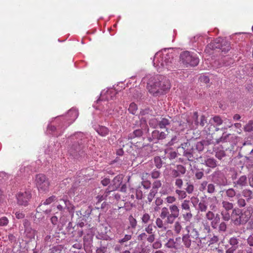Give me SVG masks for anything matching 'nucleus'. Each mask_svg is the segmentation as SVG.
Wrapping results in <instances>:
<instances>
[{
	"mask_svg": "<svg viewBox=\"0 0 253 253\" xmlns=\"http://www.w3.org/2000/svg\"><path fill=\"white\" fill-rule=\"evenodd\" d=\"M241 212L242 211L240 209H234L233 211L232 216L234 220L237 217H239Z\"/></svg>",
	"mask_w": 253,
	"mask_h": 253,
	"instance_id": "obj_54",
	"label": "nucleus"
},
{
	"mask_svg": "<svg viewBox=\"0 0 253 253\" xmlns=\"http://www.w3.org/2000/svg\"><path fill=\"white\" fill-rule=\"evenodd\" d=\"M172 229L175 234H180L183 229L182 222L179 221L175 222Z\"/></svg>",
	"mask_w": 253,
	"mask_h": 253,
	"instance_id": "obj_25",
	"label": "nucleus"
},
{
	"mask_svg": "<svg viewBox=\"0 0 253 253\" xmlns=\"http://www.w3.org/2000/svg\"><path fill=\"white\" fill-rule=\"evenodd\" d=\"M207 204L209 206L211 210L215 211L217 209L216 205L218 203V201L216 197L213 196L209 197L207 199Z\"/></svg>",
	"mask_w": 253,
	"mask_h": 253,
	"instance_id": "obj_18",
	"label": "nucleus"
},
{
	"mask_svg": "<svg viewBox=\"0 0 253 253\" xmlns=\"http://www.w3.org/2000/svg\"><path fill=\"white\" fill-rule=\"evenodd\" d=\"M175 185L178 188L181 189L183 185V181L180 178H177L175 180Z\"/></svg>",
	"mask_w": 253,
	"mask_h": 253,
	"instance_id": "obj_64",
	"label": "nucleus"
},
{
	"mask_svg": "<svg viewBox=\"0 0 253 253\" xmlns=\"http://www.w3.org/2000/svg\"><path fill=\"white\" fill-rule=\"evenodd\" d=\"M16 198L18 204L26 206L31 198V194L29 191L20 192L17 194Z\"/></svg>",
	"mask_w": 253,
	"mask_h": 253,
	"instance_id": "obj_8",
	"label": "nucleus"
},
{
	"mask_svg": "<svg viewBox=\"0 0 253 253\" xmlns=\"http://www.w3.org/2000/svg\"><path fill=\"white\" fill-rule=\"evenodd\" d=\"M143 187L146 189H149L151 186V182L148 180H143L141 182Z\"/></svg>",
	"mask_w": 253,
	"mask_h": 253,
	"instance_id": "obj_63",
	"label": "nucleus"
},
{
	"mask_svg": "<svg viewBox=\"0 0 253 253\" xmlns=\"http://www.w3.org/2000/svg\"><path fill=\"white\" fill-rule=\"evenodd\" d=\"M84 137V134L80 132L75 134L72 137V139H76V141H75V144H73L69 150L71 155L74 157H77L78 154L80 155V153L81 151V147L79 141L83 140Z\"/></svg>",
	"mask_w": 253,
	"mask_h": 253,
	"instance_id": "obj_6",
	"label": "nucleus"
},
{
	"mask_svg": "<svg viewBox=\"0 0 253 253\" xmlns=\"http://www.w3.org/2000/svg\"><path fill=\"white\" fill-rule=\"evenodd\" d=\"M59 126H58V128H56L54 126H52L51 124H49L47 126V132L49 134H53L54 136H58L61 134L60 133H58V131L59 130Z\"/></svg>",
	"mask_w": 253,
	"mask_h": 253,
	"instance_id": "obj_24",
	"label": "nucleus"
},
{
	"mask_svg": "<svg viewBox=\"0 0 253 253\" xmlns=\"http://www.w3.org/2000/svg\"><path fill=\"white\" fill-rule=\"evenodd\" d=\"M212 121L217 126H219L222 124L223 121L219 116H214L212 118Z\"/></svg>",
	"mask_w": 253,
	"mask_h": 253,
	"instance_id": "obj_58",
	"label": "nucleus"
},
{
	"mask_svg": "<svg viewBox=\"0 0 253 253\" xmlns=\"http://www.w3.org/2000/svg\"><path fill=\"white\" fill-rule=\"evenodd\" d=\"M168 133V129H166L165 131L161 132L158 130H155L152 131L151 137L149 138V140L150 141H157L158 140H163L166 138Z\"/></svg>",
	"mask_w": 253,
	"mask_h": 253,
	"instance_id": "obj_9",
	"label": "nucleus"
},
{
	"mask_svg": "<svg viewBox=\"0 0 253 253\" xmlns=\"http://www.w3.org/2000/svg\"><path fill=\"white\" fill-rule=\"evenodd\" d=\"M198 113L195 112L193 113L192 116V121H191L190 119L187 120V122L189 125V127L191 129L196 128L197 127L199 122L198 121Z\"/></svg>",
	"mask_w": 253,
	"mask_h": 253,
	"instance_id": "obj_17",
	"label": "nucleus"
},
{
	"mask_svg": "<svg viewBox=\"0 0 253 253\" xmlns=\"http://www.w3.org/2000/svg\"><path fill=\"white\" fill-rule=\"evenodd\" d=\"M222 219L224 221H228L230 218V215L228 211H223L221 212Z\"/></svg>",
	"mask_w": 253,
	"mask_h": 253,
	"instance_id": "obj_47",
	"label": "nucleus"
},
{
	"mask_svg": "<svg viewBox=\"0 0 253 253\" xmlns=\"http://www.w3.org/2000/svg\"><path fill=\"white\" fill-rule=\"evenodd\" d=\"M215 191V186L214 184L210 183L207 186V192L209 193L212 194Z\"/></svg>",
	"mask_w": 253,
	"mask_h": 253,
	"instance_id": "obj_60",
	"label": "nucleus"
},
{
	"mask_svg": "<svg viewBox=\"0 0 253 253\" xmlns=\"http://www.w3.org/2000/svg\"><path fill=\"white\" fill-rule=\"evenodd\" d=\"M175 193L178 195V199L182 200L186 198L187 194L184 191L176 189Z\"/></svg>",
	"mask_w": 253,
	"mask_h": 253,
	"instance_id": "obj_42",
	"label": "nucleus"
},
{
	"mask_svg": "<svg viewBox=\"0 0 253 253\" xmlns=\"http://www.w3.org/2000/svg\"><path fill=\"white\" fill-rule=\"evenodd\" d=\"M186 172V168L182 165H177L176 169H173L171 171V175L173 177H177Z\"/></svg>",
	"mask_w": 253,
	"mask_h": 253,
	"instance_id": "obj_15",
	"label": "nucleus"
},
{
	"mask_svg": "<svg viewBox=\"0 0 253 253\" xmlns=\"http://www.w3.org/2000/svg\"><path fill=\"white\" fill-rule=\"evenodd\" d=\"M169 214L168 209L164 207L162 208L161 211V213L160 214V216L162 219H164L166 217H168Z\"/></svg>",
	"mask_w": 253,
	"mask_h": 253,
	"instance_id": "obj_43",
	"label": "nucleus"
},
{
	"mask_svg": "<svg viewBox=\"0 0 253 253\" xmlns=\"http://www.w3.org/2000/svg\"><path fill=\"white\" fill-rule=\"evenodd\" d=\"M123 179V175H118L114 177L112 181V184L111 185L114 188L112 190H117L121 186Z\"/></svg>",
	"mask_w": 253,
	"mask_h": 253,
	"instance_id": "obj_19",
	"label": "nucleus"
},
{
	"mask_svg": "<svg viewBox=\"0 0 253 253\" xmlns=\"http://www.w3.org/2000/svg\"><path fill=\"white\" fill-rule=\"evenodd\" d=\"M166 246L169 248L177 249V244L174 241L173 239H169L166 244Z\"/></svg>",
	"mask_w": 253,
	"mask_h": 253,
	"instance_id": "obj_33",
	"label": "nucleus"
},
{
	"mask_svg": "<svg viewBox=\"0 0 253 253\" xmlns=\"http://www.w3.org/2000/svg\"><path fill=\"white\" fill-rule=\"evenodd\" d=\"M60 201L64 205L65 210H67L69 212L73 214L75 207L69 200L61 199Z\"/></svg>",
	"mask_w": 253,
	"mask_h": 253,
	"instance_id": "obj_22",
	"label": "nucleus"
},
{
	"mask_svg": "<svg viewBox=\"0 0 253 253\" xmlns=\"http://www.w3.org/2000/svg\"><path fill=\"white\" fill-rule=\"evenodd\" d=\"M226 194L227 197L232 198L236 195V192L233 188H229L226 191Z\"/></svg>",
	"mask_w": 253,
	"mask_h": 253,
	"instance_id": "obj_51",
	"label": "nucleus"
},
{
	"mask_svg": "<svg viewBox=\"0 0 253 253\" xmlns=\"http://www.w3.org/2000/svg\"><path fill=\"white\" fill-rule=\"evenodd\" d=\"M180 57L183 63L191 66H196L199 62V58L195 54L191 53L188 51L182 52Z\"/></svg>",
	"mask_w": 253,
	"mask_h": 253,
	"instance_id": "obj_7",
	"label": "nucleus"
},
{
	"mask_svg": "<svg viewBox=\"0 0 253 253\" xmlns=\"http://www.w3.org/2000/svg\"><path fill=\"white\" fill-rule=\"evenodd\" d=\"M157 191H154L151 189L150 193L148 195L147 199L149 203H151L155 197L156 194L157 193Z\"/></svg>",
	"mask_w": 253,
	"mask_h": 253,
	"instance_id": "obj_44",
	"label": "nucleus"
},
{
	"mask_svg": "<svg viewBox=\"0 0 253 253\" xmlns=\"http://www.w3.org/2000/svg\"><path fill=\"white\" fill-rule=\"evenodd\" d=\"M198 207L200 211H205L207 209V203L204 201H201L199 203Z\"/></svg>",
	"mask_w": 253,
	"mask_h": 253,
	"instance_id": "obj_40",
	"label": "nucleus"
},
{
	"mask_svg": "<svg viewBox=\"0 0 253 253\" xmlns=\"http://www.w3.org/2000/svg\"><path fill=\"white\" fill-rule=\"evenodd\" d=\"M172 55L167 53V50L157 52L154 56L153 65L159 72L170 70L172 65Z\"/></svg>",
	"mask_w": 253,
	"mask_h": 253,
	"instance_id": "obj_3",
	"label": "nucleus"
},
{
	"mask_svg": "<svg viewBox=\"0 0 253 253\" xmlns=\"http://www.w3.org/2000/svg\"><path fill=\"white\" fill-rule=\"evenodd\" d=\"M230 134L223 133L222 135L219 138L216 139V143L218 144L220 142H225L228 140V138Z\"/></svg>",
	"mask_w": 253,
	"mask_h": 253,
	"instance_id": "obj_35",
	"label": "nucleus"
},
{
	"mask_svg": "<svg viewBox=\"0 0 253 253\" xmlns=\"http://www.w3.org/2000/svg\"><path fill=\"white\" fill-rule=\"evenodd\" d=\"M187 187L186 188V191L188 194H191L194 191V186L190 183H187Z\"/></svg>",
	"mask_w": 253,
	"mask_h": 253,
	"instance_id": "obj_62",
	"label": "nucleus"
},
{
	"mask_svg": "<svg viewBox=\"0 0 253 253\" xmlns=\"http://www.w3.org/2000/svg\"><path fill=\"white\" fill-rule=\"evenodd\" d=\"M117 93L113 88H107L103 90L99 99L96 101L93 107L96 109L106 111L108 114H111L114 109V105L109 100H113Z\"/></svg>",
	"mask_w": 253,
	"mask_h": 253,
	"instance_id": "obj_2",
	"label": "nucleus"
},
{
	"mask_svg": "<svg viewBox=\"0 0 253 253\" xmlns=\"http://www.w3.org/2000/svg\"><path fill=\"white\" fill-rule=\"evenodd\" d=\"M223 207L225 210V211H228L230 210H231L233 208V204L227 202V201H223L222 203Z\"/></svg>",
	"mask_w": 253,
	"mask_h": 253,
	"instance_id": "obj_38",
	"label": "nucleus"
},
{
	"mask_svg": "<svg viewBox=\"0 0 253 253\" xmlns=\"http://www.w3.org/2000/svg\"><path fill=\"white\" fill-rule=\"evenodd\" d=\"M35 183L39 192L45 193L49 191L50 183L45 175L37 174L35 178Z\"/></svg>",
	"mask_w": 253,
	"mask_h": 253,
	"instance_id": "obj_4",
	"label": "nucleus"
},
{
	"mask_svg": "<svg viewBox=\"0 0 253 253\" xmlns=\"http://www.w3.org/2000/svg\"><path fill=\"white\" fill-rule=\"evenodd\" d=\"M252 191L249 189H245L242 191L243 196L248 200H250L252 198Z\"/></svg>",
	"mask_w": 253,
	"mask_h": 253,
	"instance_id": "obj_39",
	"label": "nucleus"
},
{
	"mask_svg": "<svg viewBox=\"0 0 253 253\" xmlns=\"http://www.w3.org/2000/svg\"><path fill=\"white\" fill-rule=\"evenodd\" d=\"M226 229H227L226 224L224 222H221L218 226V231L224 232L226 231Z\"/></svg>",
	"mask_w": 253,
	"mask_h": 253,
	"instance_id": "obj_57",
	"label": "nucleus"
},
{
	"mask_svg": "<svg viewBox=\"0 0 253 253\" xmlns=\"http://www.w3.org/2000/svg\"><path fill=\"white\" fill-rule=\"evenodd\" d=\"M253 123L252 121H250L244 127V130L246 131L250 132L253 130Z\"/></svg>",
	"mask_w": 253,
	"mask_h": 253,
	"instance_id": "obj_52",
	"label": "nucleus"
},
{
	"mask_svg": "<svg viewBox=\"0 0 253 253\" xmlns=\"http://www.w3.org/2000/svg\"><path fill=\"white\" fill-rule=\"evenodd\" d=\"M177 217L174 215L169 214V215L168 217H167L166 222L167 223L172 224V223H173L175 219Z\"/></svg>",
	"mask_w": 253,
	"mask_h": 253,
	"instance_id": "obj_55",
	"label": "nucleus"
},
{
	"mask_svg": "<svg viewBox=\"0 0 253 253\" xmlns=\"http://www.w3.org/2000/svg\"><path fill=\"white\" fill-rule=\"evenodd\" d=\"M25 233L26 237L30 240H32L35 238L36 231L32 228H27L25 230Z\"/></svg>",
	"mask_w": 253,
	"mask_h": 253,
	"instance_id": "obj_29",
	"label": "nucleus"
},
{
	"mask_svg": "<svg viewBox=\"0 0 253 253\" xmlns=\"http://www.w3.org/2000/svg\"><path fill=\"white\" fill-rule=\"evenodd\" d=\"M142 135V131L140 129H136L133 131L132 133H130L129 135V138H133L135 137H140Z\"/></svg>",
	"mask_w": 253,
	"mask_h": 253,
	"instance_id": "obj_36",
	"label": "nucleus"
},
{
	"mask_svg": "<svg viewBox=\"0 0 253 253\" xmlns=\"http://www.w3.org/2000/svg\"><path fill=\"white\" fill-rule=\"evenodd\" d=\"M78 115L79 113L76 109L72 108L70 109L66 115V121L68 125L69 126L73 123L78 118Z\"/></svg>",
	"mask_w": 253,
	"mask_h": 253,
	"instance_id": "obj_13",
	"label": "nucleus"
},
{
	"mask_svg": "<svg viewBox=\"0 0 253 253\" xmlns=\"http://www.w3.org/2000/svg\"><path fill=\"white\" fill-rule=\"evenodd\" d=\"M196 149L199 151H202L204 149V143L202 141L197 142L195 145Z\"/></svg>",
	"mask_w": 253,
	"mask_h": 253,
	"instance_id": "obj_59",
	"label": "nucleus"
},
{
	"mask_svg": "<svg viewBox=\"0 0 253 253\" xmlns=\"http://www.w3.org/2000/svg\"><path fill=\"white\" fill-rule=\"evenodd\" d=\"M56 200V197L55 196H51L47 198L45 200L43 201L42 204L44 205H48L53 202Z\"/></svg>",
	"mask_w": 253,
	"mask_h": 253,
	"instance_id": "obj_41",
	"label": "nucleus"
},
{
	"mask_svg": "<svg viewBox=\"0 0 253 253\" xmlns=\"http://www.w3.org/2000/svg\"><path fill=\"white\" fill-rule=\"evenodd\" d=\"M169 121L166 118H162L160 121H159V126L161 128H165L167 126L169 125Z\"/></svg>",
	"mask_w": 253,
	"mask_h": 253,
	"instance_id": "obj_34",
	"label": "nucleus"
},
{
	"mask_svg": "<svg viewBox=\"0 0 253 253\" xmlns=\"http://www.w3.org/2000/svg\"><path fill=\"white\" fill-rule=\"evenodd\" d=\"M154 163L156 167L160 169L162 166V161L161 158L160 157H156L154 158Z\"/></svg>",
	"mask_w": 253,
	"mask_h": 253,
	"instance_id": "obj_46",
	"label": "nucleus"
},
{
	"mask_svg": "<svg viewBox=\"0 0 253 253\" xmlns=\"http://www.w3.org/2000/svg\"><path fill=\"white\" fill-rule=\"evenodd\" d=\"M148 79L147 88L149 92L153 95L157 96L169 89L170 83L167 79L161 76H147L144 80Z\"/></svg>",
	"mask_w": 253,
	"mask_h": 253,
	"instance_id": "obj_1",
	"label": "nucleus"
},
{
	"mask_svg": "<svg viewBox=\"0 0 253 253\" xmlns=\"http://www.w3.org/2000/svg\"><path fill=\"white\" fill-rule=\"evenodd\" d=\"M182 216L186 222H189L193 217L191 211H182Z\"/></svg>",
	"mask_w": 253,
	"mask_h": 253,
	"instance_id": "obj_30",
	"label": "nucleus"
},
{
	"mask_svg": "<svg viewBox=\"0 0 253 253\" xmlns=\"http://www.w3.org/2000/svg\"><path fill=\"white\" fill-rule=\"evenodd\" d=\"M137 110H138L137 105L133 102L131 103L130 104L129 107L128 108V112L130 114H133V115H135L136 114V113L137 111Z\"/></svg>",
	"mask_w": 253,
	"mask_h": 253,
	"instance_id": "obj_32",
	"label": "nucleus"
},
{
	"mask_svg": "<svg viewBox=\"0 0 253 253\" xmlns=\"http://www.w3.org/2000/svg\"><path fill=\"white\" fill-rule=\"evenodd\" d=\"M250 216V213L249 211H245L244 213L241 212L239 217H237L235 219V224H240L246 223Z\"/></svg>",
	"mask_w": 253,
	"mask_h": 253,
	"instance_id": "obj_14",
	"label": "nucleus"
},
{
	"mask_svg": "<svg viewBox=\"0 0 253 253\" xmlns=\"http://www.w3.org/2000/svg\"><path fill=\"white\" fill-rule=\"evenodd\" d=\"M141 219L143 223H147L150 219V216L148 213H145L143 215Z\"/></svg>",
	"mask_w": 253,
	"mask_h": 253,
	"instance_id": "obj_61",
	"label": "nucleus"
},
{
	"mask_svg": "<svg viewBox=\"0 0 253 253\" xmlns=\"http://www.w3.org/2000/svg\"><path fill=\"white\" fill-rule=\"evenodd\" d=\"M185 229L187 231V234L189 236L191 239L196 240L199 238V234L198 230L194 227L193 224L190 223L186 226Z\"/></svg>",
	"mask_w": 253,
	"mask_h": 253,
	"instance_id": "obj_12",
	"label": "nucleus"
},
{
	"mask_svg": "<svg viewBox=\"0 0 253 253\" xmlns=\"http://www.w3.org/2000/svg\"><path fill=\"white\" fill-rule=\"evenodd\" d=\"M190 201L189 200H184L181 205L182 211H191L190 207Z\"/></svg>",
	"mask_w": 253,
	"mask_h": 253,
	"instance_id": "obj_31",
	"label": "nucleus"
},
{
	"mask_svg": "<svg viewBox=\"0 0 253 253\" xmlns=\"http://www.w3.org/2000/svg\"><path fill=\"white\" fill-rule=\"evenodd\" d=\"M94 129L99 135L103 137L108 135L109 132L108 128L102 126H94Z\"/></svg>",
	"mask_w": 253,
	"mask_h": 253,
	"instance_id": "obj_20",
	"label": "nucleus"
},
{
	"mask_svg": "<svg viewBox=\"0 0 253 253\" xmlns=\"http://www.w3.org/2000/svg\"><path fill=\"white\" fill-rule=\"evenodd\" d=\"M204 164L208 167L214 168L216 167V161L213 158H209L205 161Z\"/></svg>",
	"mask_w": 253,
	"mask_h": 253,
	"instance_id": "obj_27",
	"label": "nucleus"
},
{
	"mask_svg": "<svg viewBox=\"0 0 253 253\" xmlns=\"http://www.w3.org/2000/svg\"><path fill=\"white\" fill-rule=\"evenodd\" d=\"M152 111L148 108L141 110L140 112V116L141 117L140 120L146 122V120L149 119V115H152Z\"/></svg>",
	"mask_w": 253,
	"mask_h": 253,
	"instance_id": "obj_21",
	"label": "nucleus"
},
{
	"mask_svg": "<svg viewBox=\"0 0 253 253\" xmlns=\"http://www.w3.org/2000/svg\"><path fill=\"white\" fill-rule=\"evenodd\" d=\"M162 186V182L160 180H156L153 183L152 189L154 191H157L158 189Z\"/></svg>",
	"mask_w": 253,
	"mask_h": 253,
	"instance_id": "obj_48",
	"label": "nucleus"
},
{
	"mask_svg": "<svg viewBox=\"0 0 253 253\" xmlns=\"http://www.w3.org/2000/svg\"><path fill=\"white\" fill-rule=\"evenodd\" d=\"M212 179L218 185H224L226 183L223 173L220 170H216L212 173Z\"/></svg>",
	"mask_w": 253,
	"mask_h": 253,
	"instance_id": "obj_11",
	"label": "nucleus"
},
{
	"mask_svg": "<svg viewBox=\"0 0 253 253\" xmlns=\"http://www.w3.org/2000/svg\"><path fill=\"white\" fill-rule=\"evenodd\" d=\"M225 156V152L223 150H220L215 153V157L219 160H221Z\"/></svg>",
	"mask_w": 253,
	"mask_h": 253,
	"instance_id": "obj_53",
	"label": "nucleus"
},
{
	"mask_svg": "<svg viewBox=\"0 0 253 253\" xmlns=\"http://www.w3.org/2000/svg\"><path fill=\"white\" fill-rule=\"evenodd\" d=\"M230 244L232 246L234 249L237 248L239 243L238 239L236 238H231L229 240Z\"/></svg>",
	"mask_w": 253,
	"mask_h": 253,
	"instance_id": "obj_50",
	"label": "nucleus"
},
{
	"mask_svg": "<svg viewBox=\"0 0 253 253\" xmlns=\"http://www.w3.org/2000/svg\"><path fill=\"white\" fill-rule=\"evenodd\" d=\"M131 235L130 234H126L125 235L123 238L120 239L118 241V243L121 244H123L125 242H126L131 239Z\"/></svg>",
	"mask_w": 253,
	"mask_h": 253,
	"instance_id": "obj_49",
	"label": "nucleus"
},
{
	"mask_svg": "<svg viewBox=\"0 0 253 253\" xmlns=\"http://www.w3.org/2000/svg\"><path fill=\"white\" fill-rule=\"evenodd\" d=\"M191 237L188 236L187 234H183L182 236V242L186 248H189L191 245Z\"/></svg>",
	"mask_w": 253,
	"mask_h": 253,
	"instance_id": "obj_26",
	"label": "nucleus"
},
{
	"mask_svg": "<svg viewBox=\"0 0 253 253\" xmlns=\"http://www.w3.org/2000/svg\"><path fill=\"white\" fill-rule=\"evenodd\" d=\"M171 214L178 217L179 215V209L176 205H171L169 206Z\"/></svg>",
	"mask_w": 253,
	"mask_h": 253,
	"instance_id": "obj_28",
	"label": "nucleus"
},
{
	"mask_svg": "<svg viewBox=\"0 0 253 253\" xmlns=\"http://www.w3.org/2000/svg\"><path fill=\"white\" fill-rule=\"evenodd\" d=\"M149 124L150 126L153 128H156L159 126V120L154 117H152L150 119L149 121Z\"/></svg>",
	"mask_w": 253,
	"mask_h": 253,
	"instance_id": "obj_37",
	"label": "nucleus"
},
{
	"mask_svg": "<svg viewBox=\"0 0 253 253\" xmlns=\"http://www.w3.org/2000/svg\"><path fill=\"white\" fill-rule=\"evenodd\" d=\"M206 217L208 220L211 221V226L213 229L217 228V224L220 221V217L218 214L215 215L212 211H209L206 214Z\"/></svg>",
	"mask_w": 253,
	"mask_h": 253,
	"instance_id": "obj_10",
	"label": "nucleus"
},
{
	"mask_svg": "<svg viewBox=\"0 0 253 253\" xmlns=\"http://www.w3.org/2000/svg\"><path fill=\"white\" fill-rule=\"evenodd\" d=\"M235 187L240 186L241 187L245 186L247 184V178L245 175L240 176L238 179L234 182Z\"/></svg>",
	"mask_w": 253,
	"mask_h": 253,
	"instance_id": "obj_23",
	"label": "nucleus"
},
{
	"mask_svg": "<svg viewBox=\"0 0 253 253\" xmlns=\"http://www.w3.org/2000/svg\"><path fill=\"white\" fill-rule=\"evenodd\" d=\"M128 220L131 227L132 228H135L137 225L136 220L132 215H130L129 216Z\"/></svg>",
	"mask_w": 253,
	"mask_h": 253,
	"instance_id": "obj_45",
	"label": "nucleus"
},
{
	"mask_svg": "<svg viewBox=\"0 0 253 253\" xmlns=\"http://www.w3.org/2000/svg\"><path fill=\"white\" fill-rule=\"evenodd\" d=\"M8 219L6 217L3 216L0 218V226H6L8 223Z\"/></svg>",
	"mask_w": 253,
	"mask_h": 253,
	"instance_id": "obj_56",
	"label": "nucleus"
},
{
	"mask_svg": "<svg viewBox=\"0 0 253 253\" xmlns=\"http://www.w3.org/2000/svg\"><path fill=\"white\" fill-rule=\"evenodd\" d=\"M219 48L222 52H228L230 49V43L227 42H224L223 39L218 38L215 40L213 42H211L206 47V51L209 52V49H214Z\"/></svg>",
	"mask_w": 253,
	"mask_h": 253,
	"instance_id": "obj_5",
	"label": "nucleus"
},
{
	"mask_svg": "<svg viewBox=\"0 0 253 253\" xmlns=\"http://www.w3.org/2000/svg\"><path fill=\"white\" fill-rule=\"evenodd\" d=\"M187 143H184L181 144V146L179 148H181L183 150V155L185 157H186L189 161H192L193 158V149H186V146L187 145Z\"/></svg>",
	"mask_w": 253,
	"mask_h": 253,
	"instance_id": "obj_16",
	"label": "nucleus"
}]
</instances>
